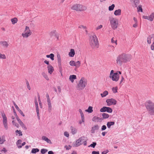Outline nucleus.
Here are the masks:
<instances>
[{"label":"nucleus","mask_w":154,"mask_h":154,"mask_svg":"<svg viewBox=\"0 0 154 154\" xmlns=\"http://www.w3.org/2000/svg\"><path fill=\"white\" fill-rule=\"evenodd\" d=\"M131 58V55H126L124 54L119 55L116 60V63L117 64L121 65L123 63H126L129 61Z\"/></svg>","instance_id":"f257e3e1"},{"label":"nucleus","mask_w":154,"mask_h":154,"mask_svg":"<svg viewBox=\"0 0 154 154\" xmlns=\"http://www.w3.org/2000/svg\"><path fill=\"white\" fill-rule=\"evenodd\" d=\"M90 45L94 48H98L99 46V44L97 38L94 33H91L90 36Z\"/></svg>","instance_id":"f03ea898"},{"label":"nucleus","mask_w":154,"mask_h":154,"mask_svg":"<svg viewBox=\"0 0 154 154\" xmlns=\"http://www.w3.org/2000/svg\"><path fill=\"white\" fill-rule=\"evenodd\" d=\"M87 80L84 77H82L79 81L76 87L78 90L81 91L84 89L87 86Z\"/></svg>","instance_id":"7ed1b4c3"},{"label":"nucleus","mask_w":154,"mask_h":154,"mask_svg":"<svg viewBox=\"0 0 154 154\" xmlns=\"http://www.w3.org/2000/svg\"><path fill=\"white\" fill-rule=\"evenodd\" d=\"M146 106L148 112L151 115H154V103L148 101L146 103Z\"/></svg>","instance_id":"20e7f679"},{"label":"nucleus","mask_w":154,"mask_h":154,"mask_svg":"<svg viewBox=\"0 0 154 154\" xmlns=\"http://www.w3.org/2000/svg\"><path fill=\"white\" fill-rule=\"evenodd\" d=\"M120 75L117 73L114 72V71L112 70L111 71L109 75V78L111 79L113 81L115 82H117L119 78Z\"/></svg>","instance_id":"39448f33"},{"label":"nucleus","mask_w":154,"mask_h":154,"mask_svg":"<svg viewBox=\"0 0 154 154\" xmlns=\"http://www.w3.org/2000/svg\"><path fill=\"white\" fill-rule=\"evenodd\" d=\"M83 143L85 146H86L87 144L86 140L84 137H82L77 140L76 141L74 146L77 147Z\"/></svg>","instance_id":"423d86ee"},{"label":"nucleus","mask_w":154,"mask_h":154,"mask_svg":"<svg viewBox=\"0 0 154 154\" xmlns=\"http://www.w3.org/2000/svg\"><path fill=\"white\" fill-rule=\"evenodd\" d=\"M109 20L112 29H117L118 25V22L116 18L111 17L109 18Z\"/></svg>","instance_id":"0eeeda50"},{"label":"nucleus","mask_w":154,"mask_h":154,"mask_svg":"<svg viewBox=\"0 0 154 154\" xmlns=\"http://www.w3.org/2000/svg\"><path fill=\"white\" fill-rule=\"evenodd\" d=\"M32 34V32L29 27L26 26L24 32L22 33V35L23 38H27L31 35Z\"/></svg>","instance_id":"6e6552de"},{"label":"nucleus","mask_w":154,"mask_h":154,"mask_svg":"<svg viewBox=\"0 0 154 154\" xmlns=\"http://www.w3.org/2000/svg\"><path fill=\"white\" fill-rule=\"evenodd\" d=\"M2 116L3 118V123L5 128L6 130H7L8 129V126L7 117L4 113L2 114Z\"/></svg>","instance_id":"1a4fd4ad"},{"label":"nucleus","mask_w":154,"mask_h":154,"mask_svg":"<svg viewBox=\"0 0 154 154\" xmlns=\"http://www.w3.org/2000/svg\"><path fill=\"white\" fill-rule=\"evenodd\" d=\"M106 102L108 106H110L112 105H115L117 103L115 99L113 98L107 99Z\"/></svg>","instance_id":"9d476101"},{"label":"nucleus","mask_w":154,"mask_h":154,"mask_svg":"<svg viewBox=\"0 0 154 154\" xmlns=\"http://www.w3.org/2000/svg\"><path fill=\"white\" fill-rule=\"evenodd\" d=\"M69 64L71 66H75L76 68H78L80 66L81 63L79 61L75 62L74 61L71 60L69 62Z\"/></svg>","instance_id":"9b49d317"},{"label":"nucleus","mask_w":154,"mask_h":154,"mask_svg":"<svg viewBox=\"0 0 154 154\" xmlns=\"http://www.w3.org/2000/svg\"><path fill=\"white\" fill-rule=\"evenodd\" d=\"M100 111L101 112H107L109 113H111L112 111V109L109 107L104 106L100 109Z\"/></svg>","instance_id":"f8f14e48"},{"label":"nucleus","mask_w":154,"mask_h":154,"mask_svg":"<svg viewBox=\"0 0 154 154\" xmlns=\"http://www.w3.org/2000/svg\"><path fill=\"white\" fill-rule=\"evenodd\" d=\"M78 11H84L86 10L87 9V7L84 5H82L79 4Z\"/></svg>","instance_id":"ddd939ff"},{"label":"nucleus","mask_w":154,"mask_h":154,"mask_svg":"<svg viewBox=\"0 0 154 154\" xmlns=\"http://www.w3.org/2000/svg\"><path fill=\"white\" fill-rule=\"evenodd\" d=\"M35 107H36V112L37 113V115L38 116V119H39L40 117L39 116V109H38V102H37L36 99H35Z\"/></svg>","instance_id":"4468645a"},{"label":"nucleus","mask_w":154,"mask_h":154,"mask_svg":"<svg viewBox=\"0 0 154 154\" xmlns=\"http://www.w3.org/2000/svg\"><path fill=\"white\" fill-rule=\"evenodd\" d=\"M47 69L48 73L50 74H51L54 71V68L51 65H48Z\"/></svg>","instance_id":"2eb2a0df"},{"label":"nucleus","mask_w":154,"mask_h":154,"mask_svg":"<svg viewBox=\"0 0 154 154\" xmlns=\"http://www.w3.org/2000/svg\"><path fill=\"white\" fill-rule=\"evenodd\" d=\"M17 120L18 121V123H19L20 125L23 127L25 129H26V128L24 124L23 123V122L21 121L20 119L19 118L18 116H17V118H16Z\"/></svg>","instance_id":"dca6fc26"},{"label":"nucleus","mask_w":154,"mask_h":154,"mask_svg":"<svg viewBox=\"0 0 154 154\" xmlns=\"http://www.w3.org/2000/svg\"><path fill=\"white\" fill-rule=\"evenodd\" d=\"M99 126L98 125H94L91 128V132L92 133H94L95 132V131L96 130H97L99 129Z\"/></svg>","instance_id":"f3484780"},{"label":"nucleus","mask_w":154,"mask_h":154,"mask_svg":"<svg viewBox=\"0 0 154 154\" xmlns=\"http://www.w3.org/2000/svg\"><path fill=\"white\" fill-rule=\"evenodd\" d=\"M154 35H152L151 36H149L147 38V43L148 44H150L151 43V42L154 41Z\"/></svg>","instance_id":"a211bd4d"},{"label":"nucleus","mask_w":154,"mask_h":154,"mask_svg":"<svg viewBox=\"0 0 154 154\" xmlns=\"http://www.w3.org/2000/svg\"><path fill=\"white\" fill-rule=\"evenodd\" d=\"M77 79L76 76L75 75H70L69 77V80L72 83H73L74 81V80L76 79Z\"/></svg>","instance_id":"6ab92c4d"},{"label":"nucleus","mask_w":154,"mask_h":154,"mask_svg":"<svg viewBox=\"0 0 154 154\" xmlns=\"http://www.w3.org/2000/svg\"><path fill=\"white\" fill-rule=\"evenodd\" d=\"M121 14V10L120 9L116 10L114 12V14L116 16H119Z\"/></svg>","instance_id":"aec40b11"},{"label":"nucleus","mask_w":154,"mask_h":154,"mask_svg":"<svg viewBox=\"0 0 154 154\" xmlns=\"http://www.w3.org/2000/svg\"><path fill=\"white\" fill-rule=\"evenodd\" d=\"M79 4H75L73 5L71 7V9L78 11Z\"/></svg>","instance_id":"412c9836"},{"label":"nucleus","mask_w":154,"mask_h":154,"mask_svg":"<svg viewBox=\"0 0 154 154\" xmlns=\"http://www.w3.org/2000/svg\"><path fill=\"white\" fill-rule=\"evenodd\" d=\"M70 129L71 130V132L72 134H75L77 132V130L75 128L72 126L70 127Z\"/></svg>","instance_id":"4be33fe9"},{"label":"nucleus","mask_w":154,"mask_h":154,"mask_svg":"<svg viewBox=\"0 0 154 154\" xmlns=\"http://www.w3.org/2000/svg\"><path fill=\"white\" fill-rule=\"evenodd\" d=\"M75 54V52L73 49H71L69 53V55L70 57H73Z\"/></svg>","instance_id":"5701e85b"},{"label":"nucleus","mask_w":154,"mask_h":154,"mask_svg":"<svg viewBox=\"0 0 154 154\" xmlns=\"http://www.w3.org/2000/svg\"><path fill=\"white\" fill-rule=\"evenodd\" d=\"M42 139L46 141L48 143H51V141L47 137L45 136H43L42 137Z\"/></svg>","instance_id":"b1692460"},{"label":"nucleus","mask_w":154,"mask_h":154,"mask_svg":"<svg viewBox=\"0 0 154 154\" xmlns=\"http://www.w3.org/2000/svg\"><path fill=\"white\" fill-rule=\"evenodd\" d=\"M49 35L51 37H52L53 36H56V31L55 30H53L51 32L49 33Z\"/></svg>","instance_id":"393cba45"},{"label":"nucleus","mask_w":154,"mask_h":154,"mask_svg":"<svg viewBox=\"0 0 154 154\" xmlns=\"http://www.w3.org/2000/svg\"><path fill=\"white\" fill-rule=\"evenodd\" d=\"M54 54H51L50 55H47L46 57L47 58H50L52 60H54Z\"/></svg>","instance_id":"a878e982"},{"label":"nucleus","mask_w":154,"mask_h":154,"mask_svg":"<svg viewBox=\"0 0 154 154\" xmlns=\"http://www.w3.org/2000/svg\"><path fill=\"white\" fill-rule=\"evenodd\" d=\"M115 122H108L107 124V126L108 128H109L112 125H114Z\"/></svg>","instance_id":"bb28decb"},{"label":"nucleus","mask_w":154,"mask_h":154,"mask_svg":"<svg viewBox=\"0 0 154 154\" xmlns=\"http://www.w3.org/2000/svg\"><path fill=\"white\" fill-rule=\"evenodd\" d=\"M85 111L89 113L92 112L93 111V107L91 106H89L88 109H86Z\"/></svg>","instance_id":"cd10ccee"},{"label":"nucleus","mask_w":154,"mask_h":154,"mask_svg":"<svg viewBox=\"0 0 154 154\" xmlns=\"http://www.w3.org/2000/svg\"><path fill=\"white\" fill-rule=\"evenodd\" d=\"M131 2L133 4H134L135 6H137V5H138L139 2V0H130Z\"/></svg>","instance_id":"c85d7f7f"},{"label":"nucleus","mask_w":154,"mask_h":154,"mask_svg":"<svg viewBox=\"0 0 154 154\" xmlns=\"http://www.w3.org/2000/svg\"><path fill=\"white\" fill-rule=\"evenodd\" d=\"M108 94V92L107 91H105L103 93L100 94L101 96L102 97H106Z\"/></svg>","instance_id":"c756f323"},{"label":"nucleus","mask_w":154,"mask_h":154,"mask_svg":"<svg viewBox=\"0 0 154 154\" xmlns=\"http://www.w3.org/2000/svg\"><path fill=\"white\" fill-rule=\"evenodd\" d=\"M11 21L12 22V24H14L17 23L18 21V20L17 18L15 17L11 19Z\"/></svg>","instance_id":"7c9ffc66"},{"label":"nucleus","mask_w":154,"mask_h":154,"mask_svg":"<svg viewBox=\"0 0 154 154\" xmlns=\"http://www.w3.org/2000/svg\"><path fill=\"white\" fill-rule=\"evenodd\" d=\"M1 43L2 46L6 48L9 45L7 42L6 41L1 42Z\"/></svg>","instance_id":"2f4dec72"},{"label":"nucleus","mask_w":154,"mask_h":154,"mask_svg":"<svg viewBox=\"0 0 154 154\" xmlns=\"http://www.w3.org/2000/svg\"><path fill=\"white\" fill-rule=\"evenodd\" d=\"M39 149L37 148H33L32 149L31 151V153H35L36 152H38Z\"/></svg>","instance_id":"473e14b6"},{"label":"nucleus","mask_w":154,"mask_h":154,"mask_svg":"<svg viewBox=\"0 0 154 154\" xmlns=\"http://www.w3.org/2000/svg\"><path fill=\"white\" fill-rule=\"evenodd\" d=\"M100 120L99 117L94 116L92 119V121L95 122H98Z\"/></svg>","instance_id":"72a5a7b5"},{"label":"nucleus","mask_w":154,"mask_h":154,"mask_svg":"<svg viewBox=\"0 0 154 154\" xmlns=\"http://www.w3.org/2000/svg\"><path fill=\"white\" fill-rule=\"evenodd\" d=\"M117 40L114 37H113L111 39V42L112 43H115L116 44V45L117 44Z\"/></svg>","instance_id":"f704fd0d"},{"label":"nucleus","mask_w":154,"mask_h":154,"mask_svg":"<svg viewBox=\"0 0 154 154\" xmlns=\"http://www.w3.org/2000/svg\"><path fill=\"white\" fill-rule=\"evenodd\" d=\"M102 116L103 119H106L109 117V115L106 113H103L102 114Z\"/></svg>","instance_id":"c9c22d12"},{"label":"nucleus","mask_w":154,"mask_h":154,"mask_svg":"<svg viewBox=\"0 0 154 154\" xmlns=\"http://www.w3.org/2000/svg\"><path fill=\"white\" fill-rule=\"evenodd\" d=\"M115 7V5L114 4H112L111 6L109 7V10L110 11H112Z\"/></svg>","instance_id":"e433bc0d"},{"label":"nucleus","mask_w":154,"mask_h":154,"mask_svg":"<svg viewBox=\"0 0 154 154\" xmlns=\"http://www.w3.org/2000/svg\"><path fill=\"white\" fill-rule=\"evenodd\" d=\"M113 92L115 93L117 92L118 88L117 87H113L112 89Z\"/></svg>","instance_id":"4c0bfd02"},{"label":"nucleus","mask_w":154,"mask_h":154,"mask_svg":"<svg viewBox=\"0 0 154 154\" xmlns=\"http://www.w3.org/2000/svg\"><path fill=\"white\" fill-rule=\"evenodd\" d=\"M137 9L138 11L139 12L140 11L141 12H143V9L141 5H139Z\"/></svg>","instance_id":"58836bf2"},{"label":"nucleus","mask_w":154,"mask_h":154,"mask_svg":"<svg viewBox=\"0 0 154 154\" xmlns=\"http://www.w3.org/2000/svg\"><path fill=\"white\" fill-rule=\"evenodd\" d=\"M0 58L2 59H5L6 57L5 55L4 54H2L0 53Z\"/></svg>","instance_id":"ea45409f"},{"label":"nucleus","mask_w":154,"mask_h":154,"mask_svg":"<svg viewBox=\"0 0 154 154\" xmlns=\"http://www.w3.org/2000/svg\"><path fill=\"white\" fill-rule=\"evenodd\" d=\"M12 123H13V125H15L16 127L17 128L19 127V125L17 123H16L14 120H13L12 121Z\"/></svg>","instance_id":"a19ab883"},{"label":"nucleus","mask_w":154,"mask_h":154,"mask_svg":"<svg viewBox=\"0 0 154 154\" xmlns=\"http://www.w3.org/2000/svg\"><path fill=\"white\" fill-rule=\"evenodd\" d=\"M48 151L47 149H42L41 150V152L42 154H44Z\"/></svg>","instance_id":"79ce46f5"},{"label":"nucleus","mask_w":154,"mask_h":154,"mask_svg":"<svg viewBox=\"0 0 154 154\" xmlns=\"http://www.w3.org/2000/svg\"><path fill=\"white\" fill-rule=\"evenodd\" d=\"M48 110L49 111H51L52 109V106L51 103H48Z\"/></svg>","instance_id":"37998d69"},{"label":"nucleus","mask_w":154,"mask_h":154,"mask_svg":"<svg viewBox=\"0 0 154 154\" xmlns=\"http://www.w3.org/2000/svg\"><path fill=\"white\" fill-rule=\"evenodd\" d=\"M16 134H19V136H22V132L20 130H17L15 131Z\"/></svg>","instance_id":"c03bdc74"},{"label":"nucleus","mask_w":154,"mask_h":154,"mask_svg":"<svg viewBox=\"0 0 154 154\" xmlns=\"http://www.w3.org/2000/svg\"><path fill=\"white\" fill-rule=\"evenodd\" d=\"M148 20H149L151 21H153V18L152 14L148 16Z\"/></svg>","instance_id":"a18cd8bd"},{"label":"nucleus","mask_w":154,"mask_h":154,"mask_svg":"<svg viewBox=\"0 0 154 154\" xmlns=\"http://www.w3.org/2000/svg\"><path fill=\"white\" fill-rule=\"evenodd\" d=\"M38 101L39 102V103L40 106L41 108L42 107V103L41 102V101L40 100V97L39 96H38Z\"/></svg>","instance_id":"49530a36"},{"label":"nucleus","mask_w":154,"mask_h":154,"mask_svg":"<svg viewBox=\"0 0 154 154\" xmlns=\"http://www.w3.org/2000/svg\"><path fill=\"white\" fill-rule=\"evenodd\" d=\"M103 27V26L102 25H100L98 26H97L95 29L96 30H97L99 29H101Z\"/></svg>","instance_id":"de8ad7c7"},{"label":"nucleus","mask_w":154,"mask_h":154,"mask_svg":"<svg viewBox=\"0 0 154 154\" xmlns=\"http://www.w3.org/2000/svg\"><path fill=\"white\" fill-rule=\"evenodd\" d=\"M26 85H27V88L29 90H30L31 89V88H30V86L29 85V83L28 82H26Z\"/></svg>","instance_id":"09e8293b"},{"label":"nucleus","mask_w":154,"mask_h":154,"mask_svg":"<svg viewBox=\"0 0 154 154\" xmlns=\"http://www.w3.org/2000/svg\"><path fill=\"white\" fill-rule=\"evenodd\" d=\"M153 39H154V41L153 42V43L151 46V49L152 50H153L154 49V38Z\"/></svg>","instance_id":"8fccbe9b"},{"label":"nucleus","mask_w":154,"mask_h":154,"mask_svg":"<svg viewBox=\"0 0 154 154\" xmlns=\"http://www.w3.org/2000/svg\"><path fill=\"white\" fill-rule=\"evenodd\" d=\"M96 145V142H93V143L91 144L90 146L93 147V148H94Z\"/></svg>","instance_id":"3c124183"},{"label":"nucleus","mask_w":154,"mask_h":154,"mask_svg":"<svg viewBox=\"0 0 154 154\" xmlns=\"http://www.w3.org/2000/svg\"><path fill=\"white\" fill-rule=\"evenodd\" d=\"M64 135L65 136H66V137H69V133L67 131H65L64 133Z\"/></svg>","instance_id":"603ef678"},{"label":"nucleus","mask_w":154,"mask_h":154,"mask_svg":"<svg viewBox=\"0 0 154 154\" xmlns=\"http://www.w3.org/2000/svg\"><path fill=\"white\" fill-rule=\"evenodd\" d=\"M79 28L80 29H86V26L81 25L79 26Z\"/></svg>","instance_id":"864d4df0"},{"label":"nucleus","mask_w":154,"mask_h":154,"mask_svg":"<svg viewBox=\"0 0 154 154\" xmlns=\"http://www.w3.org/2000/svg\"><path fill=\"white\" fill-rule=\"evenodd\" d=\"M80 115H81V119H82V121H83L84 119V118H85L84 116L83 112H82V113H80Z\"/></svg>","instance_id":"5fc2aeb1"},{"label":"nucleus","mask_w":154,"mask_h":154,"mask_svg":"<svg viewBox=\"0 0 154 154\" xmlns=\"http://www.w3.org/2000/svg\"><path fill=\"white\" fill-rule=\"evenodd\" d=\"M44 77L47 80H49V79L48 75L45 74H44L43 75Z\"/></svg>","instance_id":"6e6d98bb"},{"label":"nucleus","mask_w":154,"mask_h":154,"mask_svg":"<svg viewBox=\"0 0 154 154\" xmlns=\"http://www.w3.org/2000/svg\"><path fill=\"white\" fill-rule=\"evenodd\" d=\"M106 126L105 125H103L102 127L101 130L102 131L104 130L105 129H106Z\"/></svg>","instance_id":"4d7b16f0"},{"label":"nucleus","mask_w":154,"mask_h":154,"mask_svg":"<svg viewBox=\"0 0 154 154\" xmlns=\"http://www.w3.org/2000/svg\"><path fill=\"white\" fill-rule=\"evenodd\" d=\"M18 111L23 116H25L24 114L20 109Z\"/></svg>","instance_id":"13d9d810"},{"label":"nucleus","mask_w":154,"mask_h":154,"mask_svg":"<svg viewBox=\"0 0 154 154\" xmlns=\"http://www.w3.org/2000/svg\"><path fill=\"white\" fill-rule=\"evenodd\" d=\"M22 142V141L20 140H19L17 142V145H19Z\"/></svg>","instance_id":"bf43d9fd"},{"label":"nucleus","mask_w":154,"mask_h":154,"mask_svg":"<svg viewBox=\"0 0 154 154\" xmlns=\"http://www.w3.org/2000/svg\"><path fill=\"white\" fill-rule=\"evenodd\" d=\"M92 154H99V151H93L92 152Z\"/></svg>","instance_id":"052dcab7"},{"label":"nucleus","mask_w":154,"mask_h":154,"mask_svg":"<svg viewBox=\"0 0 154 154\" xmlns=\"http://www.w3.org/2000/svg\"><path fill=\"white\" fill-rule=\"evenodd\" d=\"M124 78L122 76L121 77V81H120V84H121V83H122L124 82Z\"/></svg>","instance_id":"680f3d73"},{"label":"nucleus","mask_w":154,"mask_h":154,"mask_svg":"<svg viewBox=\"0 0 154 154\" xmlns=\"http://www.w3.org/2000/svg\"><path fill=\"white\" fill-rule=\"evenodd\" d=\"M14 104L15 107L17 110L18 111L20 109L19 108L18 106L15 103H14Z\"/></svg>","instance_id":"e2e57ef3"},{"label":"nucleus","mask_w":154,"mask_h":154,"mask_svg":"<svg viewBox=\"0 0 154 154\" xmlns=\"http://www.w3.org/2000/svg\"><path fill=\"white\" fill-rule=\"evenodd\" d=\"M44 63H45V64H47V65H50V64H49V61H47L46 60H45L44 61Z\"/></svg>","instance_id":"0e129e2a"},{"label":"nucleus","mask_w":154,"mask_h":154,"mask_svg":"<svg viewBox=\"0 0 154 154\" xmlns=\"http://www.w3.org/2000/svg\"><path fill=\"white\" fill-rule=\"evenodd\" d=\"M133 27L134 28H136L137 26V23H135V24H133Z\"/></svg>","instance_id":"69168bd1"},{"label":"nucleus","mask_w":154,"mask_h":154,"mask_svg":"<svg viewBox=\"0 0 154 154\" xmlns=\"http://www.w3.org/2000/svg\"><path fill=\"white\" fill-rule=\"evenodd\" d=\"M2 151L4 152H6L7 151L6 150L5 148H4L3 149L1 150V152H2Z\"/></svg>","instance_id":"338daca9"},{"label":"nucleus","mask_w":154,"mask_h":154,"mask_svg":"<svg viewBox=\"0 0 154 154\" xmlns=\"http://www.w3.org/2000/svg\"><path fill=\"white\" fill-rule=\"evenodd\" d=\"M143 18L144 19H147L148 20V16H143Z\"/></svg>","instance_id":"774afa93"}]
</instances>
